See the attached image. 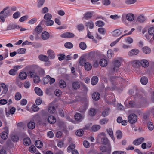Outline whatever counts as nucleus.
<instances>
[{"instance_id": "nucleus-26", "label": "nucleus", "mask_w": 154, "mask_h": 154, "mask_svg": "<svg viewBox=\"0 0 154 154\" xmlns=\"http://www.w3.org/2000/svg\"><path fill=\"white\" fill-rule=\"evenodd\" d=\"M142 50L143 53L146 54H149L151 52L150 49L148 47H143L142 49Z\"/></svg>"}, {"instance_id": "nucleus-37", "label": "nucleus", "mask_w": 154, "mask_h": 154, "mask_svg": "<svg viewBox=\"0 0 154 154\" xmlns=\"http://www.w3.org/2000/svg\"><path fill=\"white\" fill-rule=\"evenodd\" d=\"M59 85L62 88H63L66 86V84L63 80H61L59 81Z\"/></svg>"}, {"instance_id": "nucleus-44", "label": "nucleus", "mask_w": 154, "mask_h": 154, "mask_svg": "<svg viewBox=\"0 0 154 154\" xmlns=\"http://www.w3.org/2000/svg\"><path fill=\"white\" fill-rule=\"evenodd\" d=\"M31 86V84L29 81H26L24 83V86L26 89L29 88Z\"/></svg>"}, {"instance_id": "nucleus-30", "label": "nucleus", "mask_w": 154, "mask_h": 154, "mask_svg": "<svg viewBox=\"0 0 154 154\" xmlns=\"http://www.w3.org/2000/svg\"><path fill=\"white\" fill-rule=\"evenodd\" d=\"M92 14L91 12H88L84 15V18L85 19H88L91 18L92 17Z\"/></svg>"}, {"instance_id": "nucleus-7", "label": "nucleus", "mask_w": 154, "mask_h": 154, "mask_svg": "<svg viewBox=\"0 0 154 154\" xmlns=\"http://www.w3.org/2000/svg\"><path fill=\"white\" fill-rule=\"evenodd\" d=\"M120 65V62L119 60H116L114 61V67L113 68V70L114 71H117Z\"/></svg>"}, {"instance_id": "nucleus-36", "label": "nucleus", "mask_w": 154, "mask_h": 154, "mask_svg": "<svg viewBox=\"0 0 154 154\" xmlns=\"http://www.w3.org/2000/svg\"><path fill=\"white\" fill-rule=\"evenodd\" d=\"M1 136L2 139L6 140L8 138V134L7 132H3L2 133Z\"/></svg>"}, {"instance_id": "nucleus-50", "label": "nucleus", "mask_w": 154, "mask_h": 154, "mask_svg": "<svg viewBox=\"0 0 154 154\" xmlns=\"http://www.w3.org/2000/svg\"><path fill=\"white\" fill-rule=\"evenodd\" d=\"M149 34L151 35H154V27H152L149 28L148 30Z\"/></svg>"}, {"instance_id": "nucleus-46", "label": "nucleus", "mask_w": 154, "mask_h": 154, "mask_svg": "<svg viewBox=\"0 0 154 154\" xmlns=\"http://www.w3.org/2000/svg\"><path fill=\"white\" fill-rule=\"evenodd\" d=\"M21 95L20 93L17 92L16 93L15 96V99L16 100H19L21 98Z\"/></svg>"}, {"instance_id": "nucleus-39", "label": "nucleus", "mask_w": 154, "mask_h": 154, "mask_svg": "<svg viewBox=\"0 0 154 154\" xmlns=\"http://www.w3.org/2000/svg\"><path fill=\"white\" fill-rule=\"evenodd\" d=\"M95 24L96 26L100 27L103 26L105 24L104 22L100 20L97 21Z\"/></svg>"}, {"instance_id": "nucleus-3", "label": "nucleus", "mask_w": 154, "mask_h": 154, "mask_svg": "<svg viewBox=\"0 0 154 154\" xmlns=\"http://www.w3.org/2000/svg\"><path fill=\"white\" fill-rule=\"evenodd\" d=\"M128 121L130 123L133 124L137 121V117L135 114L132 113L128 116Z\"/></svg>"}, {"instance_id": "nucleus-31", "label": "nucleus", "mask_w": 154, "mask_h": 154, "mask_svg": "<svg viewBox=\"0 0 154 154\" xmlns=\"http://www.w3.org/2000/svg\"><path fill=\"white\" fill-rule=\"evenodd\" d=\"M148 80L147 78L145 76L142 77L140 79V82L143 85H146L148 82Z\"/></svg>"}, {"instance_id": "nucleus-5", "label": "nucleus", "mask_w": 154, "mask_h": 154, "mask_svg": "<svg viewBox=\"0 0 154 154\" xmlns=\"http://www.w3.org/2000/svg\"><path fill=\"white\" fill-rule=\"evenodd\" d=\"M139 52V50L137 49H134L130 51L128 53V55L130 56L136 55Z\"/></svg>"}, {"instance_id": "nucleus-59", "label": "nucleus", "mask_w": 154, "mask_h": 154, "mask_svg": "<svg viewBox=\"0 0 154 154\" xmlns=\"http://www.w3.org/2000/svg\"><path fill=\"white\" fill-rule=\"evenodd\" d=\"M109 109H105L102 113V115L103 117H105L108 115Z\"/></svg>"}, {"instance_id": "nucleus-35", "label": "nucleus", "mask_w": 154, "mask_h": 154, "mask_svg": "<svg viewBox=\"0 0 154 154\" xmlns=\"http://www.w3.org/2000/svg\"><path fill=\"white\" fill-rule=\"evenodd\" d=\"M75 145L73 143L69 145L67 148V151L68 152H70L72 150L75 148Z\"/></svg>"}, {"instance_id": "nucleus-16", "label": "nucleus", "mask_w": 154, "mask_h": 154, "mask_svg": "<svg viewBox=\"0 0 154 154\" xmlns=\"http://www.w3.org/2000/svg\"><path fill=\"white\" fill-rule=\"evenodd\" d=\"M126 18L128 20L132 21L134 19V15L132 13H129L127 14Z\"/></svg>"}, {"instance_id": "nucleus-14", "label": "nucleus", "mask_w": 154, "mask_h": 154, "mask_svg": "<svg viewBox=\"0 0 154 154\" xmlns=\"http://www.w3.org/2000/svg\"><path fill=\"white\" fill-rule=\"evenodd\" d=\"M49 34L47 32H43L42 34V38L44 40H46L49 38Z\"/></svg>"}, {"instance_id": "nucleus-38", "label": "nucleus", "mask_w": 154, "mask_h": 154, "mask_svg": "<svg viewBox=\"0 0 154 154\" xmlns=\"http://www.w3.org/2000/svg\"><path fill=\"white\" fill-rule=\"evenodd\" d=\"M54 23V21L51 19L46 20L45 21V24L47 26H51Z\"/></svg>"}, {"instance_id": "nucleus-45", "label": "nucleus", "mask_w": 154, "mask_h": 154, "mask_svg": "<svg viewBox=\"0 0 154 154\" xmlns=\"http://www.w3.org/2000/svg\"><path fill=\"white\" fill-rule=\"evenodd\" d=\"M52 17V15L50 13H46L44 16V18L45 20L51 19Z\"/></svg>"}, {"instance_id": "nucleus-6", "label": "nucleus", "mask_w": 154, "mask_h": 154, "mask_svg": "<svg viewBox=\"0 0 154 154\" xmlns=\"http://www.w3.org/2000/svg\"><path fill=\"white\" fill-rule=\"evenodd\" d=\"M144 141V138L140 137L134 140L133 142V144L135 145H138L141 144Z\"/></svg>"}, {"instance_id": "nucleus-41", "label": "nucleus", "mask_w": 154, "mask_h": 154, "mask_svg": "<svg viewBox=\"0 0 154 154\" xmlns=\"http://www.w3.org/2000/svg\"><path fill=\"white\" fill-rule=\"evenodd\" d=\"M35 31L38 34H40L42 31V29L40 25L38 26L35 29Z\"/></svg>"}, {"instance_id": "nucleus-32", "label": "nucleus", "mask_w": 154, "mask_h": 154, "mask_svg": "<svg viewBox=\"0 0 154 154\" xmlns=\"http://www.w3.org/2000/svg\"><path fill=\"white\" fill-rule=\"evenodd\" d=\"M100 128L101 127L100 125H95L92 126L91 129L93 131L96 132L100 129Z\"/></svg>"}, {"instance_id": "nucleus-19", "label": "nucleus", "mask_w": 154, "mask_h": 154, "mask_svg": "<svg viewBox=\"0 0 154 154\" xmlns=\"http://www.w3.org/2000/svg\"><path fill=\"white\" fill-rule=\"evenodd\" d=\"M97 113L96 110L93 108H91L89 111V115L91 116H95Z\"/></svg>"}, {"instance_id": "nucleus-34", "label": "nucleus", "mask_w": 154, "mask_h": 154, "mask_svg": "<svg viewBox=\"0 0 154 154\" xmlns=\"http://www.w3.org/2000/svg\"><path fill=\"white\" fill-rule=\"evenodd\" d=\"M85 25L87 27H89V28L90 29L93 28L94 26V23L91 21L85 23Z\"/></svg>"}, {"instance_id": "nucleus-53", "label": "nucleus", "mask_w": 154, "mask_h": 154, "mask_svg": "<svg viewBox=\"0 0 154 154\" xmlns=\"http://www.w3.org/2000/svg\"><path fill=\"white\" fill-rule=\"evenodd\" d=\"M147 126L149 129L150 130H152L154 128V126L153 124L150 122H148Z\"/></svg>"}, {"instance_id": "nucleus-63", "label": "nucleus", "mask_w": 154, "mask_h": 154, "mask_svg": "<svg viewBox=\"0 0 154 154\" xmlns=\"http://www.w3.org/2000/svg\"><path fill=\"white\" fill-rule=\"evenodd\" d=\"M42 102V99L40 97L37 98L35 101L37 105H39L41 104Z\"/></svg>"}, {"instance_id": "nucleus-52", "label": "nucleus", "mask_w": 154, "mask_h": 154, "mask_svg": "<svg viewBox=\"0 0 154 154\" xmlns=\"http://www.w3.org/2000/svg\"><path fill=\"white\" fill-rule=\"evenodd\" d=\"M145 20L144 17L141 15H140L137 18L138 21L141 23L143 22Z\"/></svg>"}, {"instance_id": "nucleus-47", "label": "nucleus", "mask_w": 154, "mask_h": 154, "mask_svg": "<svg viewBox=\"0 0 154 154\" xmlns=\"http://www.w3.org/2000/svg\"><path fill=\"white\" fill-rule=\"evenodd\" d=\"M64 46L66 48H71L73 47V45L71 43L68 42L64 44Z\"/></svg>"}, {"instance_id": "nucleus-29", "label": "nucleus", "mask_w": 154, "mask_h": 154, "mask_svg": "<svg viewBox=\"0 0 154 154\" xmlns=\"http://www.w3.org/2000/svg\"><path fill=\"white\" fill-rule=\"evenodd\" d=\"M48 111L51 114H53L55 112V108L53 106L50 105L48 108Z\"/></svg>"}, {"instance_id": "nucleus-40", "label": "nucleus", "mask_w": 154, "mask_h": 154, "mask_svg": "<svg viewBox=\"0 0 154 154\" xmlns=\"http://www.w3.org/2000/svg\"><path fill=\"white\" fill-rule=\"evenodd\" d=\"M84 132L82 129H80L76 131V134L78 136H81L83 135Z\"/></svg>"}, {"instance_id": "nucleus-43", "label": "nucleus", "mask_w": 154, "mask_h": 154, "mask_svg": "<svg viewBox=\"0 0 154 154\" xmlns=\"http://www.w3.org/2000/svg\"><path fill=\"white\" fill-rule=\"evenodd\" d=\"M79 47L82 50H85L87 47L86 44L84 42H82L79 44Z\"/></svg>"}, {"instance_id": "nucleus-62", "label": "nucleus", "mask_w": 154, "mask_h": 154, "mask_svg": "<svg viewBox=\"0 0 154 154\" xmlns=\"http://www.w3.org/2000/svg\"><path fill=\"white\" fill-rule=\"evenodd\" d=\"M108 121V119L106 118H104L100 120V123L101 125H103L106 123Z\"/></svg>"}, {"instance_id": "nucleus-56", "label": "nucleus", "mask_w": 154, "mask_h": 154, "mask_svg": "<svg viewBox=\"0 0 154 154\" xmlns=\"http://www.w3.org/2000/svg\"><path fill=\"white\" fill-rule=\"evenodd\" d=\"M122 132L120 130H118L116 132V136L118 139H121L122 137Z\"/></svg>"}, {"instance_id": "nucleus-23", "label": "nucleus", "mask_w": 154, "mask_h": 154, "mask_svg": "<svg viewBox=\"0 0 154 154\" xmlns=\"http://www.w3.org/2000/svg\"><path fill=\"white\" fill-rule=\"evenodd\" d=\"M36 93L38 95L41 96L43 95V92L42 90L38 87H35L34 89Z\"/></svg>"}, {"instance_id": "nucleus-15", "label": "nucleus", "mask_w": 154, "mask_h": 154, "mask_svg": "<svg viewBox=\"0 0 154 154\" xmlns=\"http://www.w3.org/2000/svg\"><path fill=\"white\" fill-rule=\"evenodd\" d=\"M23 142L24 144L26 146L30 145L31 143V141L29 138H24L23 140Z\"/></svg>"}, {"instance_id": "nucleus-17", "label": "nucleus", "mask_w": 154, "mask_h": 154, "mask_svg": "<svg viewBox=\"0 0 154 154\" xmlns=\"http://www.w3.org/2000/svg\"><path fill=\"white\" fill-rule=\"evenodd\" d=\"M108 63L107 60L104 59H102L100 61V65L102 67L106 66L107 65Z\"/></svg>"}, {"instance_id": "nucleus-61", "label": "nucleus", "mask_w": 154, "mask_h": 154, "mask_svg": "<svg viewBox=\"0 0 154 154\" xmlns=\"http://www.w3.org/2000/svg\"><path fill=\"white\" fill-rule=\"evenodd\" d=\"M102 3L105 5H108L110 4L111 2L110 0H102Z\"/></svg>"}, {"instance_id": "nucleus-11", "label": "nucleus", "mask_w": 154, "mask_h": 154, "mask_svg": "<svg viewBox=\"0 0 154 154\" xmlns=\"http://www.w3.org/2000/svg\"><path fill=\"white\" fill-rule=\"evenodd\" d=\"M98 81V77L96 76H93L91 79V83L92 85H96Z\"/></svg>"}, {"instance_id": "nucleus-1", "label": "nucleus", "mask_w": 154, "mask_h": 154, "mask_svg": "<svg viewBox=\"0 0 154 154\" xmlns=\"http://www.w3.org/2000/svg\"><path fill=\"white\" fill-rule=\"evenodd\" d=\"M101 140V143L105 145H107L110 150L108 151L107 152L108 154H110L111 151V144L105 135V134L104 133H102L98 135L97 140Z\"/></svg>"}, {"instance_id": "nucleus-25", "label": "nucleus", "mask_w": 154, "mask_h": 154, "mask_svg": "<svg viewBox=\"0 0 154 154\" xmlns=\"http://www.w3.org/2000/svg\"><path fill=\"white\" fill-rule=\"evenodd\" d=\"M35 145L37 148H40L43 146V143L40 140H37L35 141Z\"/></svg>"}, {"instance_id": "nucleus-51", "label": "nucleus", "mask_w": 154, "mask_h": 154, "mask_svg": "<svg viewBox=\"0 0 154 154\" xmlns=\"http://www.w3.org/2000/svg\"><path fill=\"white\" fill-rule=\"evenodd\" d=\"M40 81L39 76L38 75H35L34 76V81L35 83L40 82Z\"/></svg>"}, {"instance_id": "nucleus-48", "label": "nucleus", "mask_w": 154, "mask_h": 154, "mask_svg": "<svg viewBox=\"0 0 154 154\" xmlns=\"http://www.w3.org/2000/svg\"><path fill=\"white\" fill-rule=\"evenodd\" d=\"M16 28H17V26L16 25L14 24H10L7 27V30H9L14 29Z\"/></svg>"}, {"instance_id": "nucleus-8", "label": "nucleus", "mask_w": 154, "mask_h": 154, "mask_svg": "<svg viewBox=\"0 0 154 154\" xmlns=\"http://www.w3.org/2000/svg\"><path fill=\"white\" fill-rule=\"evenodd\" d=\"M122 31L120 29H116L112 32V35L115 37L118 36L122 33Z\"/></svg>"}, {"instance_id": "nucleus-9", "label": "nucleus", "mask_w": 154, "mask_h": 154, "mask_svg": "<svg viewBox=\"0 0 154 154\" xmlns=\"http://www.w3.org/2000/svg\"><path fill=\"white\" fill-rule=\"evenodd\" d=\"M48 121L50 124H54L56 122V119L54 116H50L48 117Z\"/></svg>"}, {"instance_id": "nucleus-27", "label": "nucleus", "mask_w": 154, "mask_h": 154, "mask_svg": "<svg viewBox=\"0 0 154 154\" xmlns=\"http://www.w3.org/2000/svg\"><path fill=\"white\" fill-rule=\"evenodd\" d=\"M85 70L88 71L90 70L92 68L91 65L89 62H86L84 65Z\"/></svg>"}, {"instance_id": "nucleus-20", "label": "nucleus", "mask_w": 154, "mask_h": 154, "mask_svg": "<svg viewBox=\"0 0 154 154\" xmlns=\"http://www.w3.org/2000/svg\"><path fill=\"white\" fill-rule=\"evenodd\" d=\"M27 75L26 73L24 72H20L19 75V78L21 80L25 79Z\"/></svg>"}, {"instance_id": "nucleus-60", "label": "nucleus", "mask_w": 154, "mask_h": 154, "mask_svg": "<svg viewBox=\"0 0 154 154\" xmlns=\"http://www.w3.org/2000/svg\"><path fill=\"white\" fill-rule=\"evenodd\" d=\"M36 148L34 145H32L29 148L30 152L32 153H34L36 151Z\"/></svg>"}, {"instance_id": "nucleus-55", "label": "nucleus", "mask_w": 154, "mask_h": 154, "mask_svg": "<svg viewBox=\"0 0 154 154\" xmlns=\"http://www.w3.org/2000/svg\"><path fill=\"white\" fill-rule=\"evenodd\" d=\"M119 77L116 76H112L110 78V80L112 82H114L115 81L119 80Z\"/></svg>"}, {"instance_id": "nucleus-28", "label": "nucleus", "mask_w": 154, "mask_h": 154, "mask_svg": "<svg viewBox=\"0 0 154 154\" xmlns=\"http://www.w3.org/2000/svg\"><path fill=\"white\" fill-rule=\"evenodd\" d=\"M79 65L81 66H83L85 65V63H86V60L85 59L82 57H81L79 58Z\"/></svg>"}, {"instance_id": "nucleus-21", "label": "nucleus", "mask_w": 154, "mask_h": 154, "mask_svg": "<svg viewBox=\"0 0 154 154\" xmlns=\"http://www.w3.org/2000/svg\"><path fill=\"white\" fill-rule=\"evenodd\" d=\"M140 64L142 67H146L149 66V62L146 60H143L140 62Z\"/></svg>"}, {"instance_id": "nucleus-42", "label": "nucleus", "mask_w": 154, "mask_h": 154, "mask_svg": "<svg viewBox=\"0 0 154 154\" xmlns=\"http://www.w3.org/2000/svg\"><path fill=\"white\" fill-rule=\"evenodd\" d=\"M75 119L77 121H80L82 119V116L80 113H77L75 116Z\"/></svg>"}, {"instance_id": "nucleus-12", "label": "nucleus", "mask_w": 154, "mask_h": 154, "mask_svg": "<svg viewBox=\"0 0 154 154\" xmlns=\"http://www.w3.org/2000/svg\"><path fill=\"white\" fill-rule=\"evenodd\" d=\"M48 54L49 57L51 59H54L55 57V54L53 51L49 50L48 51Z\"/></svg>"}, {"instance_id": "nucleus-22", "label": "nucleus", "mask_w": 154, "mask_h": 154, "mask_svg": "<svg viewBox=\"0 0 154 154\" xmlns=\"http://www.w3.org/2000/svg\"><path fill=\"white\" fill-rule=\"evenodd\" d=\"M1 87L3 89V93L4 94H5L8 91V85H5L4 83H2L1 84Z\"/></svg>"}, {"instance_id": "nucleus-33", "label": "nucleus", "mask_w": 154, "mask_h": 154, "mask_svg": "<svg viewBox=\"0 0 154 154\" xmlns=\"http://www.w3.org/2000/svg\"><path fill=\"white\" fill-rule=\"evenodd\" d=\"M28 128L30 129H33L35 127V124L34 122H30L27 124Z\"/></svg>"}, {"instance_id": "nucleus-10", "label": "nucleus", "mask_w": 154, "mask_h": 154, "mask_svg": "<svg viewBox=\"0 0 154 154\" xmlns=\"http://www.w3.org/2000/svg\"><path fill=\"white\" fill-rule=\"evenodd\" d=\"M38 58L40 60L45 62H47L49 60L48 57L47 56L42 54L39 55Z\"/></svg>"}, {"instance_id": "nucleus-57", "label": "nucleus", "mask_w": 154, "mask_h": 154, "mask_svg": "<svg viewBox=\"0 0 154 154\" xmlns=\"http://www.w3.org/2000/svg\"><path fill=\"white\" fill-rule=\"evenodd\" d=\"M26 51V49L21 48L18 49L17 51V52L18 54H22L24 53Z\"/></svg>"}, {"instance_id": "nucleus-2", "label": "nucleus", "mask_w": 154, "mask_h": 154, "mask_svg": "<svg viewBox=\"0 0 154 154\" xmlns=\"http://www.w3.org/2000/svg\"><path fill=\"white\" fill-rule=\"evenodd\" d=\"M8 8V7L5 8L3 10L0 12V20L1 22H4L5 21V18L10 15V11H6Z\"/></svg>"}, {"instance_id": "nucleus-18", "label": "nucleus", "mask_w": 154, "mask_h": 154, "mask_svg": "<svg viewBox=\"0 0 154 154\" xmlns=\"http://www.w3.org/2000/svg\"><path fill=\"white\" fill-rule=\"evenodd\" d=\"M16 110V109L15 107H13L11 108L8 112H6V115L8 117L9 115L11 114L12 115L14 114L15 113Z\"/></svg>"}, {"instance_id": "nucleus-58", "label": "nucleus", "mask_w": 154, "mask_h": 154, "mask_svg": "<svg viewBox=\"0 0 154 154\" xmlns=\"http://www.w3.org/2000/svg\"><path fill=\"white\" fill-rule=\"evenodd\" d=\"M107 55L109 58L112 57L113 55V53L112 51L111 50H109L107 51Z\"/></svg>"}, {"instance_id": "nucleus-49", "label": "nucleus", "mask_w": 154, "mask_h": 154, "mask_svg": "<svg viewBox=\"0 0 154 154\" xmlns=\"http://www.w3.org/2000/svg\"><path fill=\"white\" fill-rule=\"evenodd\" d=\"M45 0H38L37 7L38 8H41L44 3Z\"/></svg>"}, {"instance_id": "nucleus-13", "label": "nucleus", "mask_w": 154, "mask_h": 154, "mask_svg": "<svg viewBox=\"0 0 154 154\" xmlns=\"http://www.w3.org/2000/svg\"><path fill=\"white\" fill-rule=\"evenodd\" d=\"M100 95L99 93L94 92L92 95V98L93 100L95 101L99 100L100 98Z\"/></svg>"}, {"instance_id": "nucleus-54", "label": "nucleus", "mask_w": 154, "mask_h": 154, "mask_svg": "<svg viewBox=\"0 0 154 154\" xmlns=\"http://www.w3.org/2000/svg\"><path fill=\"white\" fill-rule=\"evenodd\" d=\"M137 1V0H126L125 3L127 5H131Z\"/></svg>"}, {"instance_id": "nucleus-64", "label": "nucleus", "mask_w": 154, "mask_h": 154, "mask_svg": "<svg viewBox=\"0 0 154 154\" xmlns=\"http://www.w3.org/2000/svg\"><path fill=\"white\" fill-rule=\"evenodd\" d=\"M126 153L125 151H116L113 152L112 154H126Z\"/></svg>"}, {"instance_id": "nucleus-24", "label": "nucleus", "mask_w": 154, "mask_h": 154, "mask_svg": "<svg viewBox=\"0 0 154 154\" xmlns=\"http://www.w3.org/2000/svg\"><path fill=\"white\" fill-rule=\"evenodd\" d=\"M72 86L74 89L77 90L80 88V85L78 82H74L72 83Z\"/></svg>"}, {"instance_id": "nucleus-4", "label": "nucleus", "mask_w": 154, "mask_h": 154, "mask_svg": "<svg viewBox=\"0 0 154 154\" xmlns=\"http://www.w3.org/2000/svg\"><path fill=\"white\" fill-rule=\"evenodd\" d=\"M75 35L73 33L71 32H66L62 34L60 37L63 38H71L74 37Z\"/></svg>"}]
</instances>
